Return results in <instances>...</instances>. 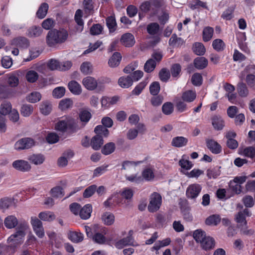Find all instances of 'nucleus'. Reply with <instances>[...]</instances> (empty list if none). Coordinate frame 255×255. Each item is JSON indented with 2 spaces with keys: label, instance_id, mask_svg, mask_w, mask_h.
Masks as SVG:
<instances>
[{
  "label": "nucleus",
  "instance_id": "1",
  "mask_svg": "<svg viewBox=\"0 0 255 255\" xmlns=\"http://www.w3.org/2000/svg\"><path fill=\"white\" fill-rule=\"evenodd\" d=\"M68 35L67 31L63 29L49 31L46 37L47 43L49 46H53L57 43L64 42L67 39Z\"/></svg>",
  "mask_w": 255,
  "mask_h": 255
},
{
  "label": "nucleus",
  "instance_id": "2",
  "mask_svg": "<svg viewBox=\"0 0 255 255\" xmlns=\"http://www.w3.org/2000/svg\"><path fill=\"white\" fill-rule=\"evenodd\" d=\"M27 229V226L25 223L19 224L16 228V232L8 238V242L9 243L15 242L16 243L21 242L26 235L25 231Z\"/></svg>",
  "mask_w": 255,
  "mask_h": 255
},
{
  "label": "nucleus",
  "instance_id": "3",
  "mask_svg": "<svg viewBox=\"0 0 255 255\" xmlns=\"http://www.w3.org/2000/svg\"><path fill=\"white\" fill-rule=\"evenodd\" d=\"M27 229V226L25 223L19 224L16 228V232L8 238V242L9 243L15 242L16 243L21 242L26 235L25 231Z\"/></svg>",
  "mask_w": 255,
  "mask_h": 255
},
{
  "label": "nucleus",
  "instance_id": "4",
  "mask_svg": "<svg viewBox=\"0 0 255 255\" xmlns=\"http://www.w3.org/2000/svg\"><path fill=\"white\" fill-rule=\"evenodd\" d=\"M162 197L161 195L157 193L153 192L149 198V203L147 206L149 212L154 213L158 211L161 205Z\"/></svg>",
  "mask_w": 255,
  "mask_h": 255
},
{
  "label": "nucleus",
  "instance_id": "5",
  "mask_svg": "<svg viewBox=\"0 0 255 255\" xmlns=\"http://www.w3.org/2000/svg\"><path fill=\"white\" fill-rule=\"evenodd\" d=\"M76 121L71 116H64L60 118L55 124V128H74Z\"/></svg>",
  "mask_w": 255,
  "mask_h": 255
},
{
  "label": "nucleus",
  "instance_id": "6",
  "mask_svg": "<svg viewBox=\"0 0 255 255\" xmlns=\"http://www.w3.org/2000/svg\"><path fill=\"white\" fill-rule=\"evenodd\" d=\"M35 145L34 140L29 137L21 138L16 141L14 144V148L17 150L28 149Z\"/></svg>",
  "mask_w": 255,
  "mask_h": 255
},
{
  "label": "nucleus",
  "instance_id": "7",
  "mask_svg": "<svg viewBox=\"0 0 255 255\" xmlns=\"http://www.w3.org/2000/svg\"><path fill=\"white\" fill-rule=\"evenodd\" d=\"M201 189V185L198 184H191L187 188L186 197L189 199H195L198 196Z\"/></svg>",
  "mask_w": 255,
  "mask_h": 255
},
{
  "label": "nucleus",
  "instance_id": "8",
  "mask_svg": "<svg viewBox=\"0 0 255 255\" xmlns=\"http://www.w3.org/2000/svg\"><path fill=\"white\" fill-rule=\"evenodd\" d=\"M12 167L16 170L25 172L30 171L31 166L29 162L22 159L14 161L12 164Z\"/></svg>",
  "mask_w": 255,
  "mask_h": 255
},
{
  "label": "nucleus",
  "instance_id": "9",
  "mask_svg": "<svg viewBox=\"0 0 255 255\" xmlns=\"http://www.w3.org/2000/svg\"><path fill=\"white\" fill-rule=\"evenodd\" d=\"M102 128H95L94 131L96 135L93 137L91 139V145L95 150H98L103 144L102 136L101 135Z\"/></svg>",
  "mask_w": 255,
  "mask_h": 255
},
{
  "label": "nucleus",
  "instance_id": "10",
  "mask_svg": "<svg viewBox=\"0 0 255 255\" xmlns=\"http://www.w3.org/2000/svg\"><path fill=\"white\" fill-rule=\"evenodd\" d=\"M119 100L120 97L118 96L103 97L101 99V105L105 109H107L111 106L116 104Z\"/></svg>",
  "mask_w": 255,
  "mask_h": 255
},
{
  "label": "nucleus",
  "instance_id": "11",
  "mask_svg": "<svg viewBox=\"0 0 255 255\" xmlns=\"http://www.w3.org/2000/svg\"><path fill=\"white\" fill-rule=\"evenodd\" d=\"M82 83L87 90L90 91L95 90L98 86L97 80L94 78L90 76L84 78L83 79Z\"/></svg>",
  "mask_w": 255,
  "mask_h": 255
},
{
  "label": "nucleus",
  "instance_id": "12",
  "mask_svg": "<svg viewBox=\"0 0 255 255\" xmlns=\"http://www.w3.org/2000/svg\"><path fill=\"white\" fill-rule=\"evenodd\" d=\"M121 42L126 47H132L135 42L134 37L130 33L124 34L121 38Z\"/></svg>",
  "mask_w": 255,
  "mask_h": 255
},
{
  "label": "nucleus",
  "instance_id": "13",
  "mask_svg": "<svg viewBox=\"0 0 255 255\" xmlns=\"http://www.w3.org/2000/svg\"><path fill=\"white\" fill-rule=\"evenodd\" d=\"M206 144L208 148L214 154H219L222 151V147L217 141L213 139H207Z\"/></svg>",
  "mask_w": 255,
  "mask_h": 255
},
{
  "label": "nucleus",
  "instance_id": "14",
  "mask_svg": "<svg viewBox=\"0 0 255 255\" xmlns=\"http://www.w3.org/2000/svg\"><path fill=\"white\" fill-rule=\"evenodd\" d=\"M139 162L125 161L122 163V169L125 170L127 174L133 173L136 171V166Z\"/></svg>",
  "mask_w": 255,
  "mask_h": 255
},
{
  "label": "nucleus",
  "instance_id": "15",
  "mask_svg": "<svg viewBox=\"0 0 255 255\" xmlns=\"http://www.w3.org/2000/svg\"><path fill=\"white\" fill-rule=\"evenodd\" d=\"M4 225L7 229L14 228L18 225V220L13 215L8 216L4 219Z\"/></svg>",
  "mask_w": 255,
  "mask_h": 255
},
{
  "label": "nucleus",
  "instance_id": "16",
  "mask_svg": "<svg viewBox=\"0 0 255 255\" xmlns=\"http://www.w3.org/2000/svg\"><path fill=\"white\" fill-rule=\"evenodd\" d=\"M202 248L206 251L213 249L215 246V241L210 237H206L200 243Z\"/></svg>",
  "mask_w": 255,
  "mask_h": 255
},
{
  "label": "nucleus",
  "instance_id": "17",
  "mask_svg": "<svg viewBox=\"0 0 255 255\" xmlns=\"http://www.w3.org/2000/svg\"><path fill=\"white\" fill-rule=\"evenodd\" d=\"M133 84V80L130 76H123L118 80L119 85L123 88H128Z\"/></svg>",
  "mask_w": 255,
  "mask_h": 255
},
{
  "label": "nucleus",
  "instance_id": "18",
  "mask_svg": "<svg viewBox=\"0 0 255 255\" xmlns=\"http://www.w3.org/2000/svg\"><path fill=\"white\" fill-rule=\"evenodd\" d=\"M68 88L70 92L74 95H79L82 92L81 85L75 81H70L68 85Z\"/></svg>",
  "mask_w": 255,
  "mask_h": 255
},
{
  "label": "nucleus",
  "instance_id": "19",
  "mask_svg": "<svg viewBox=\"0 0 255 255\" xmlns=\"http://www.w3.org/2000/svg\"><path fill=\"white\" fill-rule=\"evenodd\" d=\"M68 237L72 242L78 243L83 240V235L80 232L70 231L68 234Z\"/></svg>",
  "mask_w": 255,
  "mask_h": 255
},
{
  "label": "nucleus",
  "instance_id": "20",
  "mask_svg": "<svg viewBox=\"0 0 255 255\" xmlns=\"http://www.w3.org/2000/svg\"><path fill=\"white\" fill-rule=\"evenodd\" d=\"M92 211V206L90 204L86 205L82 209H80L79 212L80 216L82 219H87L91 216Z\"/></svg>",
  "mask_w": 255,
  "mask_h": 255
},
{
  "label": "nucleus",
  "instance_id": "21",
  "mask_svg": "<svg viewBox=\"0 0 255 255\" xmlns=\"http://www.w3.org/2000/svg\"><path fill=\"white\" fill-rule=\"evenodd\" d=\"M12 44L17 47L21 48H27L28 46L29 42L27 38L23 37H19L14 38L12 41Z\"/></svg>",
  "mask_w": 255,
  "mask_h": 255
},
{
  "label": "nucleus",
  "instance_id": "22",
  "mask_svg": "<svg viewBox=\"0 0 255 255\" xmlns=\"http://www.w3.org/2000/svg\"><path fill=\"white\" fill-rule=\"evenodd\" d=\"M121 59V54L119 52H115L110 58L108 64L111 67H117L120 64Z\"/></svg>",
  "mask_w": 255,
  "mask_h": 255
},
{
  "label": "nucleus",
  "instance_id": "23",
  "mask_svg": "<svg viewBox=\"0 0 255 255\" xmlns=\"http://www.w3.org/2000/svg\"><path fill=\"white\" fill-rule=\"evenodd\" d=\"M133 240L132 237H127L118 241L115 246L119 249H123L125 246L132 245Z\"/></svg>",
  "mask_w": 255,
  "mask_h": 255
},
{
  "label": "nucleus",
  "instance_id": "24",
  "mask_svg": "<svg viewBox=\"0 0 255 255\" xmlns=\"http://www.w3.org/2000/svg\"><path fill=\"white\" fill-rule=\"evenodd\" d=\"M208 60L204 57H198L194 60L195 67L198 69H203L208 65Z\"/></svg>",
  "mask_w": 255,
  "mask_h": 255
},
{
  "label": "nucleus",
  "instance_id": "25",
  "mask_svg": "<svg viewBox=\"0 0 255 255\" xmlns=\"http://www.w3.org/2000/svg\"><path fill=\"white\" fill-rule=\"evenodd\" d=\"M28 159L35 165H39L43 163L45 157L41 154H33L29 156Z\"/></svg>",
  "mask_w": 255,
  "mask_h": 255
},
{
  "label": "nucleus",
  "instance_id": "26",
  "mask_svg": "<svg viewBox=\"0 0 255 255\" xmlns=\"http://www.w3.org/2000/svg\"><path fill=\"white\" fill-rule=\"evenodd\" d=\"M196 97V92L193 90H188L183 93L182 99L186 102H193Z\"/></svg>",
  "mask_w": 255,
  "mask_h": 255
},
{
  "label": "nucleus",
  "instance_id": "27",
  "mask_svg": "<svg viewBox=\"0 0 255 255\" xmlns=\"http://www.w3.org/2000/svg\"><path fill=\"white\" fill-rule=\"evenodd\" d=\"M38 78L39 75L37 72L33 70L28 71L25 74V79L26 81L30 83L36 82Z\"/></svg>",
  "mask_w": 255,
  "mask_h": 255
},
{
  "label": "nucleus",
  "instance_id": "28",
  "mask_svg": "<svg viewBox=\"0 0 255 255\" xmlns=\"http://www.w3.org/2000/svg\"><path fill=\"white\" fill-rule=\"evenodd\" d=\"M212 124L214 128H223L225 126L224 120L219 115H215L212 117Z\"/></svg>",
  "mask_w": 255,
  "mask_h": 255
},
{
  "label": "nucleus",
  "instance_id": "29",
  "mask_svg": "<svg viewBox=\"0 0 255 255\" xmlns=\"http://www.w3.org/2000/svg\"><path fill=\"white\" fill-rule=\"evenodd\" d=\"M42 31V29L39 26H32L28 29L27 35L31 37H38L41 34Z\"/></svg>",
  "mask_w": 255,
  "mask_h": 255
},
{
  "label": "nucleus",
  "instance_id": "30",
  "mask_svg": "<svg viewBox=\"0 0 255 255\" xmlns=\"http://www.w3.org/2000/svg\"><path fill=\"white\" fill-rule=\"evenodd\" d=\"M106 24L110 32H114L117 28V23L115 16H110L106 19Z\"/></svg>",
  "mask_w": 255,
  "mask_h": 255
},
{
  "label": "nucleus",
  "instance_id": "31",
  "mask_svg": "<svg viewBox=\"0 0 255 255\" xmlns=\"http://www.w3.org/2000/svg\"><path fill=\"white\" fill-rule=\"evenodd\" d=\"M41 99V95L38 92H33L28 95L26 97V100L28 102L31 103H35L39 102Z\"/></svg>",
  "mask_w": 255,
  "mask_h": 255
},
{
  "label": "nucleus",
  "instance_id": "32",
  "mask_svg": "<svg viewBox=\"0 0 255 255\" xmlns=\"http://www.w3.org/2000/svg\"><path fill=\"white\" fill-rule=\"evenodd\" d=\"M48 8L49 6L47 3H42L36 12L37 16L40 19L43 18L47 13Z\"/></svg>",
  "mask_w": 255,
  "mask_h": 255
},
{
  "label": "nucleus",
  "instance_id": "33",
  "mask_svg": "<svg viewBox=\"0 0 255 255\" xmlns=\"http://www.w3.org/2000/svg\"><path fill=\"white\" fill-rule=\"evenodd\" d=\"M214 29L210 26L204 28L203 31V39L205 42L209 41L212 38Z\"/></svg>",
  "mask_w": 255,
  "mask_h": 255
},
{
  "label": "nucleus",
  "instance_id": "34",
  "mask_svg": "<svg viewBox=\"0 0 255 255\" xmlns=\"http://www.w3.org/2000/svg\"><path fill=\"white\" fill-rule=\"evenodd\" d=\"M38 217L43 221L48 222H51L55 219V215L51 212H40Z\"/></svg>",
  "mask_w": 255,
  "mask_h": 255
},
{
  "label": "nucleus",
  "instance_id": "35",
  "mask_svg": "<svg viewBox=\"0 0 255 255\" xmlns=\"http://www.w3.org/2000/svg\"><path fill=\"white\" fill-rule=\"evenodd\" d=\"M73 102L70 99L62 100L59 104V108L62 111L66 110L72 107Z\"/></svg>",
  "mask_w": 255,
  "mask_h": 255
},
{
  "label": "nucleus",
  "instance_id": "36",
  "mask_svg": "<svg viewBox=\"0 0 255 255\" xmlns=\"http://www.w3.org/2000/svg\"><path fill=\"white\" fill-rule=\"evenodd\" d=\"M80 121L85 124L87 123L92 117L91 113L87 110H82L79 114Z\"/></svg>",
  "mask_w": 255,
  "mask_h": 255
},
{
  "label": "nucleus",
  "instance_id": "37",
  "mask_svg": "<svg viewBox=\"0 0 255 255\" xmlns=\"http://www.w3.org/2000/svg\"><path fill=\"white\" fill-rule=\"evenodd\" d=\"M187 141V138L183 136H177L172 139V144L176 147H181L185 145Z\"/></svg>",
  "mask_w": 255,
  "mask_h": 255
},
{
  "label": "nucleus",
  "instance_id": "38",
  "mask_svg": "<svg viewBox=\"0 0 255 255\" xmlns=\"http://www.w3.org/2000/svg\"><path fill=\"white\" fill-rule=\"evenodd\" d=\"M13 204L12 198L4 197L0 200V209L3 210L7 209Z\"/></svg>",
  "mask_w": 255,
  "mask_h": 255
},
{
  "label": "nucleus",
  "instance_id": "39",
  "mask_svg": "<svg viewBox=\"0 0 255 255\" xmlns=\"http://www.w3.org/2000/svg\"><path fill=\"white\" fill-rule=\"evenodd\" d=\"M52 110L51 104L48 101L43 102L40 107L41 113L44 115H48Z\"/></svg>",
  "mask_w": 255,
  "mask_h": 255
},
{
  "label": "nucleus",
  "instance_id": "40",
  "mask_svg": "<svg viewBox=\"0 0 255 255\" xmlns=\"http://www.w3.org/2000/svg\"><path fill=\"white\" fill-rule=\"evenodd\" d=\"M184 43V40L180 37H177L175 34L172 35L169 40V44L172 46H177L182 45Z\"/></svg>",
  "mask_w": 255,
  "mask_h": 255
},
{
  "label": "nucleus",
  "instance_id": "41",
  "mask_svg": "<svg viewBox=\"0 0 255 255\" xmlns=\"http://www.w3.org/2000/svg\"><path fill=\"white\" fill-rule=\"evenodd\" d=\"M102 219L105 225L109 226L114 223L115 216L112 213L106 212L102 216Z\"/></svg>",
  "mask_w": 255,
  "mask_h": 255
},
{
  "label": "nucleus",
  "instance_id": "42",
  "mask_svg": "<svg viewBox=\"0 0 255 255\" xmlns=\"http://www.w3.org/2000/svg\"><path fill=\"white\" fill-rule=\"evenodd\" d=\"M221 222V218L219 215H213L208 217L205 221L207 225L216 226Z\"/></svg>",
  "mask_w": 255,
  "mask_h": 255
},
{
  "label": "nucleus",
  "instance_id": "43",
  "mask_svg": "<svg viewBox=\"0 0 255 255\" xmlns=\"http://www.w3.org/2000/svg\"><path fill=\"white\" fill-rule=\"evenodd\" d=\"M33 111V107L29 104H24L20 110L21 114L24 117H29Z\"/></svg>",
  "mask_w": 255,
  "mask_h": 255
},
{
  "label": "nucleus",
  "instance_id": "44",
  "mask_svg": "<svg viewBox=\"0 0 255 255\" xmlns=\"http://www.w3.org/2000/svg\"><path fill=\"white\" fill-rule=\"evenodd\" d=\"M193 51L197 55H203L206 50L204 45L200 42H196L193 45Z\"/></svg>",
  "mask_w": 255,
  "mask_h": 255
},
{
  "label": "nucleus",
  "instance_id": "45",
  "mask_svg": "<svg viewBox=\"0 0 255 255\" xmlns=\"http://www.w3.org/2000/svg\"><path fill=\"white\" fill-rule=\"evenodd\" d=\"M147 31L150 35L156 34L159 30V25L156 22L150 23L147 25Z\"/></svg>",
  "mask_w": 255,
  "mask_h": 255
},
{
  "label": "nucleus",
  "instance_id": "46",
  "mask_svg": "<svg viewBox=\"0 0 255 255\" xmlns=\"http://www.w3.org/2000/svg\"><path fill=\"white\" fill-rule=\"evenodd\" d=\"M239 94L242 97H246L249 94V91L246 85L243 83H239L237 86Z\"/></svg>",
  "mask_w": 255,
  "mask_h": 255
},
{
  "label": "nucleus",
  "instance_id": "47",
  "mask_svg": "<svg viewBox=\"0 0 255 255\" xmlns=\"http://www.w3.org/2000/svg\"><path fill=\"white\" fill-rule=\"evenodd\" d=\"M144 131V128H139L137 130L136 128H130L127 133V137L128 139L131 140L135 138L138 133H143Z\"/></svg>",
  "mask_w": 255,
  "mask_h": 255
},
{
  "label": "nucleus",
  "instance_id": "48",
  "mask_svg": "<svg viewBox=\"0 0 255 255\" xmlns=\"http://www.w3.org/2000/svg\"><path fill=\"white\" fill-rule=\"evenodd\" d=\"M156 65V62L152 58L148 59L144 64V71L147 73L152 72L155 69Z\"/></svg>",
  "mask_w": 255,
  "mask_h": 255
},
{
  "label": "nucleus",
  "instance_id": "49",
  "mask_svg": "<svg viewBox=\"0 0 255 255\" xmlns=\"http://www.w3.org/2000/svg\"><path fill=\"white\" fill-rule=\"evenodd\" d=\"M213 48L217 51H221L224 50L225 44L224 41L220 39H215L212 43Z\"/></svg>",
  "mask_w": 255,
  "mask_h": 255
},
{
  "label": "nucleus",
  "instance_id": "50",
  "mask_svg": "<svg viewBox=\"0 0 255 255\" xmlns=\"http://www.w3.org/2000/svg\"><path fill=\"white\" fill-rule=\"evenodd\" d=\"M115 149V145L113 142H109L105 145L102 149V152L105 155L113 153Z\"/></svg>",
  "mask_w": 255,
  "mask_h": 255
},
{
  "label": "nucleus",
  "instance_id": "51",
  "mask_svg": "<svg viewBox=\"0 0 255 255\" xmlns=\"http://www.w3.org/2000/svg\"><path fill=\"white\" fill-rule=\"evenodd\" d=\"M60 64L54 59H50L46 63V66L51 70H59Z\"/></svg>",
  "mask_w": 255,
  "mask_h": 255
},
{
  "label": "nucleus",
  "instance_id": "52",
  "mask_svg": "<svg viewBox=\"0 0 255 255\" xmlns=\"http://www.w3.org/2000/svg\"><path fill=\"white\" fill-rule=\"evenodd\" d=\"M234 8L233 7L228 8L223 12L221 17L226 20H231L234 17Z\"/></svg>",
  "mask_w": 255,
  "mask_h": 255
},
{
  "label": "nucleus",
  "instance_id": "53",
  "mask_svg": "<svg viewBox=\"0 0 255 255\" xmlns=\"http://www.w3.org/2000/svg\"><path fill=\"white\" fill-rule=\"evenodd\" d=\"M11 110V106L9 102H4L1 104L0 106V114L2 115H6L10 113Z\"/></svg>",
  "mask_w": 255,
  "mask_h": 255
},
{
  "label": "nucleus",
  "instance_id": "54",
  "mask_svg": "<svg viewBox=\"0 0 255 255\" xmlns=\"http://www.w3.org/2000/svg\"><path fill=\"white\" fill-rule=\"evenodd\" d=\"M235 221L237 223L240 224L241 226H245V227L247 225V222L246 220V217L244 215V213L242 212H239L235 216Z\"/></svg>",
  "mask_w": 255,
  "mask_h": 255
},
{
  "label": "nucleus",
  "instance_id": "55",
  "mask_svg": "<svg viewBox=\"0 0 255 255\" xmlns=\"http://www.w3.org/2000/svg\"><path fill=\"white\" fill-rule=\"evenodd\" d=\"M193 237L197 243H201L206 237L205 233L201 230H197L193 233Z\"/></svg>",
  "mask_w": 255,
  "mask_h": 255
},
{
  "label": "nucleus",
  "instance_id": "56",
  "mask_svg": "<svg viewBox=\"0 0 255 255\" xmlns=\"http://www.w3.org/2000/svg\"><path fill=\"white\" fill-rule=\"evenodd\" d=\"M97 189V186L96 185H92L87 187L84 191L83 196L84 198H89L91 197Z\"/></svg>",
  "mask_w": 255,
  "mask_h": 255
},
{
  "label": "nucleus",
  "instance_id": "57",
  "mask_svg": "<svg viewBox=\"0 0 255 255\" xmlns=\"http://www.w3.org/2000/svg\"><path fill=\"white\" fill-rule=\"evenodd\" d=\"M202 76L198 73L194 74L191 78L192 84L196 86H200L202 83Z\"/></svg>",
  "mask_w": 255,
  "mask_h": 255
},
{
  "label": "nucleus",
  "instance_id": "58",
  "mask_svg": "<svg viewBox=\"0 0 255 255\" xmlns=\"http://www.w3.org/2000/svg\"><path fill=\"white\" fill-rule=\"evenodd\" d=\"M126 178L127 180L134 182L135 183H139L143 181V178L141 176L138 175L137 174H133L131 175H126Z\"/></svg>",
  "mask_w": 255,
  "mask_h": 255
},
{
  "label": "nucleus",
  "instance_id": "59",
  "mask_svg": "<svg viewBox=\"0 0 255 255\" xmlns=\"http://www.w3.org/2000/svg\"><path fill=\"white\" fill-rule=\"evenodd\" d=\"M142 178L147 181H150L153 179L154 175L152 170L147 168L144 170L142 173Z\"/></svg>",
  "mask_w": 255,
  "mask_h": 255
},
{
  "label": "nucleus",
  "instance_id": "60",
  "mask_svg": "<svg viewBox=\"0 0 255 255\" xmlns=\"http://www.w3.org/2000/svg\"><path fill=\"white\" fill-rule=\"evenodd\" d=\"M50 193L51 195L56 198L61 197L64 195L63 193V189L60 186H56L51 189Z\"/></svg>",
  "mask_w": 255,
  "mask_h": 255
},
{
  "label": "nucleus",
  "instance_id": "61",
  "mask_svg": "<svg viewBox=\"0 0 255 255\" xmlns=\"http://www.w3.org/2000/svg\"><path fill=\"white\" fill-rule=\"evenodd\" d=\"M160 84L158 82H153L150 86L149 90L151 94L156 96L160 91Z\"/></svg>",
  "mask_w": 255,
  "mask_h": 255
},
{
  "label": "nucleus",
  "instance_id": "62",
  "mask_svg": "<svg viewBox=\"0 0 255 255\" xmlns=\"http://www.w3.org/2000/svg\"><path fill=\"white\" fill-rule=\"evenodd\" d=\"M80 69L83 73L88 74L92 71V65L90 62H85L82 64Z\"/></svg>",
  "mask_w": 255,
  "mask_h": 255
},
{
  "label": "nucleus",
  "instance_id": "63",
  "mask_svg": "<svg viewBox=\"0 0 255 255\" xmlns=\"http://www.w3.org/2000/svg\"><path fill=\"white\" fill-rule=\"evenodd\" d=\"M242 201L247 208H251L254 205L253 197L250 195H246L243 197Z\"/></svg>",
  "mask_w": 255,
  "mask_h": 255
},
{
  "label": "nucleus",
  "instance_id": "64",
  "mask_svg": "<svg viewBox=\"0 0 255 255\" xmlns=\"http://www.w3.org/2000/svg\"><path fill=\"white\" fill-rule=\"evenodd\" d=\"M243 154L246 157L253 158L255 156V148L253 146L247 147L244 149Z\"/></svg>",
  "mask_w": 255,
  "mask_h": 255
}]
</instances>
